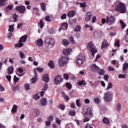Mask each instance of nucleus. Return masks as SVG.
<instances>
[{
  "instance_id": "16",
  "label": "nucleus",
  "mask_w": 128,
  "mask_h": 128,
  "mask_svg": "<svg viewBox=\"0 0 128 128\" xmlns=\"http://www.w3.org/2000/svg\"><path fill=\"white\" fill-rule=\"evenodd\" d=\"M36 44L38 46H44V40L42 38H40L36 42Z\"/></svg>"
},
{
  "instance_id": "63",
  "label": "nucleus",
  "mask_w": 128,
  "mask_h": 128,
  "mask_svg": "<svg viewBox=\"0 0 128 128\" xmlns=\"http://www.w3.org/2000/svg\"><path fill=\"white\" fill-rule=\"evenodd\" d=\"M64 78L65 80H68V74H64Z\"/></svg>"
},
{
  "instance_id": "14",
  "label": "nucleus",
  "mask_w": 128,
  "mask_h": 128,
  "mask_svg": "<svg viewBox=\"0 0 128 128\" xmlns=\"http://www.w3.org/2000/svg\"><path fill=\"white\" fill-rule=\"evenodd\" d=\"M32 84H36L38 81V74L36 72V69H34V76L33 78L31 79Z\"/></svg>"
},
{
  "instance_id": "5",
  "label": "nucleus",
  "mask_w": 128,
  "mask_h": 128,
  "mask_svg": "<svg viewBox=\"0 0 128 128\" xmlns=\"http://www.w3.org/2000/svg\"><path fill=\"white\" fill-rule=\"evenodd\" d=\"M54 44V39L52 38H47L45 40V46L48 48H52Z\"/></svg>"
},
{
  "instance_id": "62",
  "label": "nucleus",
  "mask_w": 128,
  "mask_h": 128,
  "mask_svg": "<svg viewBox=\"0 0 128 128\" xmlns=\"http://www.w3.org/2000/svg\"><path fill=\"white\" fill-rule=\"evenodd\" d=\"M96 22V16H94L92 18V22L94 24Z\"/></svg>"
},
{
  "instance_id": "38",
  "label": "nucleus",
  "mask_w": 128,
  "mask_h": 128,
  "mask_svg": "<svg viewBox=\"0 0 128 128\" xmlns=\"http://www.w3.org/2000/svg\"><path fill=\"white\" fill-rule=\"evenodd\" d=\"M84 60H77L76 62L78 64L79 66H81V64H84Z\"/></svg>"
},
{
  "instance_id": "54",
  "label": "nucleus",
  "mask_w": 128,
  "mask_h": 128,
  "mask_svg": "<svg viewBox=\"0 0 128 128\" xmlns=\"http://www.w3.org/2000/svg\"><path fill=\"white\" fill-rule=\"evenodd\" d=\"M40 96H38V94H34L33 96V98L34 100H38V98H40Z\"/></svg>"
},
{
  "instance_id": "53",
  "label": "nucleus",
  "mask_w": 128,
  "mask_h": 128,
  "mask_svg": "<svg viewBox=\"0 0 128 128\" xmlns=\"http://www.w3.org/2000/svg\"><path fill=\"white\" fill-rule=\"evenodd\" d=\"M14 25L13 26H9V29H8V31L9 32H14Z\"/></svg>"
},
{
  "instance_id": "22",
  "label": "nucleus",
  "mask_w": 128,
  "mask_h": 128,
  "mask_svg": "<svg viewBox=\"0 0 128 128\" xmlns=\"http://www.w3.org/2000/svg\"><path fill=\"white\" fill-rule=\"evenodd\" d=\"M47 102H48V101L46 100V98H43L40 100V104L42 106H46Z\"/></svg>"
},
{
  "instance_id": "13",
  "label": "nucleus",
  "mask_w": 128,
  "mask_h": 128,
  "mask_svg": "<svg viewBox=\"0 0 128 128\" xmlns=\"http://www.w3.org/2000/svg\"><path fill=\"white\" fill-rule=\"evenodd\" d=\"M70 52H72V48H68L63 50V54L66 56H68L70 54Z\"/></svg>"
},
{
  "instance_id": "61",
  "label": "nucleus",
  "mask_w": 128,
  "mask_h": 128,
  "mask_svg": "<svg viewBox=\"0 0 128 128\" xmlns=\"http://www.w3.org/2000/svg\"><path fill=\"white\" fill-rule=\"evenodd\" d=\"M61 18H62V20H66V14H64L61 16Z\"/></svg>"
},
{
  "instance_id": "10",
  "label": "nucleus",
  "mask_w": 128,
  "mask_h": 128,
  "mask_svg": "<svg viewBox=\"0 0 128 128\" xmlns=\"http://www.w3.org/2000/svg\"><path fill=\"white\" fill-rule=\"evenodd\" d=\"M84 116H90V118H92L94 114H92V110L90 108H88L85 114H84Z\"/></svg>"
},
{
  "instance_id": "64",
  "label": "nucleus",
  "mask_w": 128,
  "mask_h": 128,
  "mask_svg": "<svg viewBox=\"0 0 128 128\" xmlns=\"http://www.w3.org/2000/svg\"><path fill=\"white\" fill-rule=\"evenodd\" d=\"M86 128H92V125H90V124H87L86 125Z\"/></svg>"
},
{
  "instance_id": "9",
  "label": "nucleus",
  "mask_w": 128,
  "mask_h": 128,
  "mask_svg": "<svg viewBox=\"0 0 128 128\" xmlns=\"http://www.w3.org/2000/svg\"><path fill=\"white\" fill-rule=\"evenodd\" d=\"M114 22H116V19L114 18V16L112 15L110 16V17L108 16H107L106 20V24H108V22H110V24H114Z\"/></svg>"
},
{
  "instance_id": "49",
  "label": "nucleus",
  "mask_w": 128,
  "mask_h": 128,
  "mask_svg": "<svg viewBox=\"0 0 128 128\" xmlns=\"http://www.w3.org/2000/svg\"><path fill=\"white\" fill-rule=\"evenodd\" d=\"M24 87L25 89L26 90H30V84H25L24 85Z\"/></svg>"
},
{
  "instance_id": "24",
  "label": "nucleus",
  "mask_w": 128,
  "mask_h": 128,
  "mask_svg": "<svg viewBox=\"0 0 128 128\" xmlns=\"http://www.w3.org/2000/svg\"><path fill=\"white\" fill-rule=\"evenodd\" d=\"M76 14L74 11H70L68 14L67 16L68 18H72Z\"/></svg>"
},
{
  "instance_id": "51",
  "label": "nucleus",
  "mask_w": 128,
  "mask_h": 128,
  "mask_svg": "<svg viewBox=\"0 0 128 128\" xmlns=\"http://www.w3.org/2000/svg\"><path fill=\"white\" fill-rule=\"evenodd\" d=\"M48 84H46L42 90H48Z\"/></svg>"
},
{
  "instance_id": "39",
  "label": "nucleus",
  "mask_w": 128,
  "mask_h": 128,
  "mask_svg": "<svg viewBox=\"0 0 128 128\" xmlns=\"http://www.w3.org/2000/svg\"><path fill=\"white\" fill-rule=\"evenodd\" d=\"M69 22L70 24H76V19H71L69 20Z\"/></svg>"
},
{
  "instance_id": "28",
  "label": "nucleus",
  "mask_w": 128,
  "mask_h": 128,
  "mask_svg": "<svg viewBox=\"0 0 128 128\" xmlns=\"http://www.w3.org/2000/svg\"><path fill=\"white\" fill-rule=\"evenodd\" d=\"M38 28H42L44 26V24L42 20H40V22L38 23Z\"/></svg>"
},
{
  "instance_id": "29",
  "label": "nucleus",
  "mask_w": 128,
  "mask_h": 128,
  "mask_svg": "<svg viewBox=\"0 0 128 128\" xmlns=\"http://www.w3.org/2000/svg\"><path fill=\"white\" fill-rule=\"evenodd\" d=\"M80 30H82V28L80 27V25H78L74 29V32H80Z\"/></svg>"
},
{
  "instance_id": "33",
  "label": "nucleus",
  "mask_w": 128,
  "mask_h": 128,
  "mask_svg": "<svg viewBox=\"0 0 128 128\" xmlns=\"http://www.w3.org/2000/svg\"><path fill=\"white\" fill-rule=\"evenodd\" d=\"M120 24L122 26V29L124 30V28H126V23H124V21L120 20Z\"/></svg>"
},
{
  "instance_id": "56",
  "label": "nucleus",
  "mask_w": 128,
  "mask_h": 128,
  "mask_svg": "<svg viewBox=\"0 0 128 128\" xmlns=\"http://www.w3.org/2000/svg\"><path fill=\"white\" fill-rule=\"evenodd\" d=\"M86 6V2H84L82 3H80V8H85Z\"/></svg>"
},
{
  "instance_id": "23",
  "label": "nucleus",
  "mask_w": 128,
  "mask_h": 128,
  "mask_svg": "<svg viewBox=\"0 0 128 128\" xmlns=\"http://www.w3.org/2000/svg\"><path fill=\"white\" fill-rule=\"evenodd\" d=\"M78 86H86V80H78Z\"/></svg>"
},
{
  "instance_id": "27",
  "label": "nucleus",
  "mask_w": 128,
  "mask_h": 128,
  "mask_svg": "<svg viewBox=\"0 0 128 128\" xmlns=\"http://www.w3.org/2000/svg\"><path fill=\"white\" fill-rule=\"evenodd\" d=\"M62 44L63 46H68V44H70V42H68V41L66 39L63 40Z\"/></svg>"
},
{
  "instance_id": "42",
  "label": "nucleus",
  "mask_w": 128,
  "mask_h": 128,
  "mask_svg": "<svg viewBox=\"0 0 128 128\" xmlns=\"http://www.w3.org/2000/svg\"><path fill=\"white\" fill-rule=\"evenodd\" d=\"M34 112L36 114V116H38V115L40 114V112L38 109H34Z\"/></svg>"
},
{
  "instance_id": "57",
  "label": "nucleus",
  "mask_w": 128,
  "mask_h": 128,
  "mask_svg": "<svg viewBox=\"0 0 128 128\" xmlns=\"http://www.w3.org/2000/svg\"><path fill=\"white\" fill-rule=\"evenodd\" d=\"M47 120H50V122H52L54 120V116H50L48 118Z\"/></svg>"
},
{
  "instance_id": "11",
  "label": "nucleus",
  "mask_w": 128,
  "mask_h": 128,
  "mask_svg": "<svg viewBox=\"0 0 128 128\" xmlns=\"http://www.w3.org/2000/svg\"><path fill=\"white\" fill-rule=\"evenodd\" d=\"M90 70L93 72H98L100 70V68L96 64H93L90 66Z\"/></svg>"
},
{
  "instance_id": "2",
  "label": "nucleus",
  "mask_w": 128,
  "mask_h": 128,
  "mask_svg": "<svg viewBox=\"0 0 128 128\" xmlns=\"http://www.w3.org/2000/svg\"><path fill=\"white\" fill-rule=\"evenodd\" d=\"M26 40H28V35H24L22 36L19 41L18 44H16L14 45L15 48H22V46H24V43L26 42Z\"/></svg>"
},
{
  "instance_id": "12",
  "label": "nucleus",
  "mask_w": 128,
  "mask_h": 128,
  "mask_svg": "<svg viewBox=\"0 0 128 128\" xmlns=\"http://www.w3.org/2000/svg\"><path fill=\"white\" fill-rule=\"evenodd\" d=\"M92 12H88L86 13L85 15V18L86 22H90V20H92Z\"/></svg>"
},
{
  "instance_id": "21",
  "label": "nucleus",
  "mask_w": 128,
  "mask_h": 128,
  "mask_svg": "<svg viewBox=\"0 0 128 128\" xmlns=\"http://www.w3.org/2000/svg\"><path fill=\"white\" fill-rule=\"evenodd\" d=\"M8 74H14V66H12L8 68Z\"/></svg>"
},
{
  "instance_id": "1",
  "label": "nucleus",
  "mask_w": 128,
  "mask_h": 128,
  "mask_svg": "<svg viewBox=\"0 0 128 128\" xmlns=\"http://www.w3.org/2000/svg\"><path fill=\"white\" fill-rule=\"evenodd\" d=\"M115 10L117 12H120L121 14H124L126 10V4L119 2L115 6Z\"/></svg>"
},
{
  "instance_id": "45",
  "label": "nucleus",
  "mask_w": 128,
  "mask_h": 128,
  "mask_svg": "<svg viewBox=\"0 0 128 128\" xmlns=\"http://www.w3.org/2000/svg\"><path fill=\"white\" fill-rule=\"evenodd\" d=\"M112 88V83L109 82L108 84V86H107V88H106V90H110V88Z\"/></svg>"
},
{
  "instance_id": "40",
  "label": "nucleus",
  "mask_w": 128,
  "mask_h": 128,
  "mask_svg": "<svg viewBox=\"0 0 128 128\" xmlns=\"http://www.w3.org/2000/svg\"><path fill=\"white\" fill-rule=\"evenodd\" d=\"M68 114L70 116H76V111L74 110H71L70 111Z\"/></svg>"
},
{
  "instance_id": "41",
  "label": "nucleus",
  "mask_w": 128,
  "mask_h": 128,
  "mask_svg": "<svg viewBox=\"0 0 128 128\" xmlns=\"http://www.w3.org/2000/svg\"><path fill=\"white\" fill-rule=\"evenodd\" d=\"M58 108L62 110H66V106L64 104H60Z\"/></svg>"
},
{
  "instance_id": "44",
  "label": "nucleus",
  "mask_w": 128,
  "mask_h": 128,
  "mask_svg": "<svg viewBox=\"0 0 128 128\" xmlns=\"http://www.w3.org/2000/svg\"><path fill=\"white\" fill-rule=\"evenodd\" d=\"M92 118L90 116H85V118L84 120V122H90V120Z\"/></svg>"
},
{
  "instance_id": "35",
  "label": "nucleus",
  "mask_w": 128,
  "mask_h": 128,
  "mask_svg": "<svg viewBox=\"0 0 128 128\" xmlns=\"http://www.w3.org/2000/svg\"><path fill=\"white\" fill-rule=\"evenodd\" d=\"M98 72V74H100V76H104L106 74V71H104V69H102L100 71L99 70Z\"/></svg>"
},
{
  "instance_id": "36",
  "label": "nucleus",
  "mask_w": 128,
  "mask_h": 128,
  "mask_svg": "<svg viewBox=\"0 0 128 128\" xmlns=\"http://www.w3.org/2000/svg\"><path fill=\"white\" fill-rule=\"evenodd\" d=\"M69 40L70 42L72 44H76V41H74V37H72V36H70Z\"/></svg>"
},
{
  "instance_id": "18",
  "label": "nucleus",
  "mask_w": 128,
  "mask_h": 128,
  "mask_svg": "<svg viewBox=\"0 0 128 128\" xmlns=\"http://www.w3.org/2000/svg\"><path fill=\"white\" fill-rule=\"evenodd\" d=\"M68 23L64 22L61 24L60 29L64 30H68Z\"/></svg>"
},
{
  "instance_id": "37",
  "label": "nucleus",
  "mask_w": 128,
  "mask_h": 128,
  "mask_svg": "<svg viewBox=\"0 0 128 128\" xmlns=\"http://www.w3.org/2000/svg\"><path fill=\"white\" fill-rule=\"evenodd\" d=\"M6 0H0V6H6Z\"/></svg>"
},
{
  "instance_id": "52",
  "label": "nucleus",
  "mask_w": 128,
  "mask_h": 128,
  "mask_svg": "<svg viewBox=\"0 0 128 128\" xmlns=\"http://www.w3.org/2000/svg\"><path fill=\"white\" fill-rule=\"evenodd\" d=\"M20 90V87L19 86H14L12 88V90H13V92H16V90Z\"/></svg>"
},
{
  "instance_id": "48",
  "label": "nucleus",
  "mask_w": 128,
  "mask_h": 128,
  "mask_svg": "<svg viewBox=\"0 0 128 128\" xmlns=\"http://www.w3.org/2000/svg\"><path fill=\"white\" fill-rule=\"evenodd\" d=\"M76 104L78 107L80 106H82V104H80V100L79 99L76 100Z\"/></svg>"
},
{
  "instance_id": "55",
  "label": "nucleus",
  "mask_w": 128,
  "mask_h": 128,
  "mask_svg": "<svg viewBox=\"0 0 128 128\" xmlns=\"http://www.w3.org/2000/svg\"><path fill=\"white\" fill-rule=\"evenodd\" d=\"M114 46L117 47L120 46V40H116L114 43Z\"/></svg>"
},
{
  "instance_id": "19",
  "label": "nucleus",
  "mask_w": 128,
  "mask_h": 128,
  "mask_svg": "<svg viewBox=\"0 0 128 128\" xmlns=\"http://www.w3.org/2000/svg\"><path fill=\"white\" fill-rule=\"evenodd\" d=\"M102 122L105 124H107L108 126H110V120L106 117H104L102 120Z\"/></svg>"
},
{
  "instance_id": "7",
  "label": "nucleus",
  "mask_w": 128,
  "mask_h": 128,
  "mask_svg": "<svg viewBox=\"0 0 128 128\" xmlns=\"http://www.w3.org/2000/svg\"><path fill=\"white\" fill-rule=\"evenodd\" d=\"M62 80H64L62 76L58 74L55 76L54 82L56 86H58V84H60V82H62Z\"/></svg>"
},
{
  "instance_id": "43",
  "label": "nucleus",
  "mask_w": 128,
  "mask_h": 128,
  "mask_svg": "<svg viewBox=\"0 0 128 128\" xmlns=\"http://www.w3.org/2000/svg\"><path fill=\"white\" fill-rule=\"evenodd\" d=\"M122 108V104H120V103H118L116 105V110L118 112H120V109Z\"/></svg>"
},
{
  "instance_id": "4",
  "label": "nucleus",
  "mask_w": 128,
  "mask_h": 128,
  "mask_svg": "<svg viewBox=\"0 0 128 128\" xmlns=\"http://www.w3.org/2000/svg\"><path fill=\"white\" fill-rule=\"evenodd\" d=\"M87 48H88V50L91 51V52H92V56H94V54L96 52H98V50H96V46H94V44H92V42H90L88 44Z\"/></svg>"
},
{
  "instance_id": "30",
  "label": "nucleus",
  "mask_w": 128,
  "mask_h": 128,
  "mask_svg": "<svg viewBox=\"0 0 128 128\" xmlns=\"http://www.w3.org/2000/svg\"><path fill=\"white\" fill-rule=\"evenodd\" d=\"M48 66H50V68H54V62H52V60H50L49 62L48 63Z\"/></svg>"
},
{
  "instance_id": "8",
  "label": "nucleus",
  "mask_w": 128,
  "mask_h": 128,
  "mask_svg": "<svg viewBox=\"0 0 128 128\" xmlns=\"http://www.w3.org/2000/svg\"><path fill=\"white\" fill-rule=\"evenodd\" d=\"M16 10L20 12V14H24L26 10V8L24 6H17L16 7Z\"/></svg>"
},
{
  "instance_id": "31",
  "label": "nucleus",
  "mask_w": 128,
  "mask_h": 128,
  "mask_svg": "<svg viewBox=\"0 0 128 128\" xmlns=\"http://www.w3.org/2000/svg\"><path fill=\"white\" fill-rule=\"evenodd\" d=\"M18 16L16 14H12V18H14V22H18Z\"/></svg>"
},
{
  "instance_id": "47",
  "label": "nucleus",
  "mask_w": 128,
  "mask_h": 128,
  "mask_svg": "<svg viewBox=\"0 0 128 128\" xmlns=\"http://www.w3.org/2000/svg\"><path fill=\"white\" fill-rule=\"evenodd\" d=\"M19 54L20 58H26V55H24L22 52H20Z\"/></svg>"
},
{
  "instance_id": "26",
  "label": "nucleus",
  "mask_w": 128,
  "mask_h": 128,
  "mask_svg": "<svg viewBox=\"0 0 128 128\" xmlns=\"http://www.w3.org/2000/svg\"><path fill=\"white\" fill-rule=\"evenodd\" d=\"M77 60H86V57L82 55V54H80V55H78L77 56Z\"/></svg>"
},
{
  "instance_id": "6",
  "label": "nucleus",
  "mask_w": 128,
  "mask_h": 128,
  "mask_svg": "<svg viewBox=\"0 0 128 128\" xmlns=\"http://www.w3.org/2000/svg\"><path fill=\"white\" fill-rule=\"evenodd\" d=\"M68 62V56H62L58 61V64L60 66H62L64 64Z\"/></svg>"
},
{
  "instance_id": "20",
  "label": "nucleus",
  "mask_w": 128,
  "mask_h": 128,
  "mask_svg": "<svg viewBox=\"0 0 128 128\" xmlns=\"http://www.w3.org/2000/svg\"><path fill=\"white\" fill-rule=\"evenodd\" d=\"M40 8H41L42 10H43V12H46V6L45 3H44V2L40 3Z\"/></svg>"
},
{
  "instance_id": "17",
  "label": "nucleus",
  "mask_w": 128,
  "mask_h": 128,
  "mask_svg": "<svg viewBox=\"0 0 128 128\" xmlns=\"http://www.w3.org/2000/svg\"><path fill=\"white\" fill-rule=\"evenodd\" d=\"M42 78V80L45 82H50V76L48 74H44L43 75Z\"/></svg>"
},
{
  "instance_id": "34",
  "label": "nucleus",
  "mask_w": 128,
  "mask_h": 128,
  "mask_svg": "<svg viewBox=\"0 0 128 128\" xmlns=\"http://www.w3.org/2000/svg\"><path fill=\"white\" fill-rule=\"evenodd\" d=\"M65 86L68 90H70V88H72V84L68 82L66 83Z\"/></svg>"
},
{
  "instance_id": "46",
  "label": "nucleus",
  "mask_w": 128,
  "mask_h": 128,
  "mask_svg": "<svg viewBox=\"0 0 128 128\" xmlns=\"http://www.w3.org/2000/svg\"><path fill=\"white\" fill-rule=\"evenodd\" d=\"M20 80L19 78L16 77V76H14V82L16 84L18 82V80Z\"/></svg>"
},
{
  "instance_id": "50",
  "label": "nucleus",
  "mask_w": 128,
  "mask_h": 128,
  "mask_svg": "<svg viewBox=\"0 0 128 128\" xmlns=\"http://www.w3.org/2000/svg\"><path fill=\"white\" fill-rule=\"evenodd\" d=\"M50 16H45L44 18H45V20H46V22H52V20H50Z\"/></svg>"
},
{
  "instance_id": "25",
  "label": "nucleus",
  "mask_w": 128,
  "mask_h": 128,
  "mask_svg": "<svg viewBox=\"0 0 128 128\" xmlns=\"http://www.w3.org/2000/svg\"><path fill=\"white\" fill-rule=\"evenodd\" d=\"M16 110H18V106L16 104H14L12 109V113L14 114L15 112H16Z\"/></svg>"
},
{
  "instance_id": "3",
  "label": "nucleus",
  "mask_w": 128,
  "mask_h": 128,
  "mask_svg": "<svg viewBox=\"0 0 128 128\" xmlns=\"http://www.w3.org/2000/svg\"><path fill=\"white\" fill-rule=\"evenodd\" d=\"M112 93L108 91L104 94V100L106 102H110L112 100Z\"/></svg>"
},
{
  "instance_id": "15",
  "label": "nucleus",
  "mask_w": 128,
  "mask_h": 128,
  "mask_svg": "<svg viewBox=\"0 0 128 128\" xmlns=\"http://www.w3.org/2000/svg\"><path fill=\"white\" fill-rule=\"evenodd\" d=\"M108 46V40H104L102 44L101 48L102 50V48H106Z\"/></svg>"
},
{
  "instance_id": "32",
  "label": "nucleus",
  "mask_w": 128,
  "mask_h": 128,
  "mask_svg": "<svg viewBox=\"0 0 128 128\" xmlns=\"http://www.w3.org/2000/svg\"><path fill=\"white\" fill-rule=\"evenodd\" d=\"M128 68V64L125 63L123 64L122 70L124 72H126Z\"/></svg>"
},
{
  "instance_id": "60",
  "label": "nucleus",
  "mask_w": 128,
  "mask_h": 128,
  "mask_svg": "<svg viewBox=\"0 0 128 128\" xmlns=\"http://www.w3.org/2000/svg\"><path fill=\"white\" fill-rule=\"evenodd\" d=\"M36 70L39 72H44V68H36Z\"/></svg>"
},
{
  "instance_id": "58",
  "label": "nucleus",
  "mask_w": 128,
  "mask_h": 128,
  "mask_svg": "<svg viewBox=\"0 0 128 128\" xmlns=\"http://www.w3.org/2000/svg\"><path fill=\"white\" fill-rule=\"evenodd\" d=\"M13 8H14V6L12 4H10L7 6V9L10 10H12Z\"/></svg>"
},
{
  "instance_id": "59",
  "label": "nucleus",
  "mask_w": 128,
  "mask_h": 128,
  "mask_svg": "<svg viewBox=\"0 0 128 128\" xmlns=\"http://www.w3.org/2000/svg\"><path fill=\"white\" fill-rule=\"evenodd\" d=\"M6 78L8 80L9 82H10V80H12V76L10 75L6 76Z\"/></svg>"
}]
</instances>
